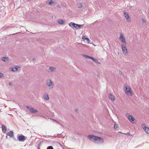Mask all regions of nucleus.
I'll return each mask as SVG.
<instances>
[{
    "label": "nucleus",
    "mask_w": 149,
    "mask_h": 149,
    "mask_svg": "<svg viewBox=\"0 0 149 149\" xmlns=\"http://www.w3.org/2000/svg\"><path fill=\"white\" fill-rule=\"evenodd\" d=\"M124 88L125 92L129 96L132 95V90L129 86L126 85Z\"/></svg>",
    "instance_id": "f257e3e1"
},
{
    "label": "nucleus",
    "mask_w": 149,
    "mask_h": 149,
    "mask_svg": "<svg viewBox=\"0 0 149 149\" xmlns=\"http://www.w3.org/2000/svg\"><path fill=\"white\" fill-rule=\"evenodd\" d=\"M126 116L127 118L132 123H135V120L134 118L132 116L128 113L126 114Z\"/></svg>",
    "instance_id": "f03ea898"
},
{
    "label": "nucleus",
    "mask_w": 149,
    "mask_h": 149,
    "mask_svg": "<svg viewBox=\"0 0 149 149\" xmlns=\"http://www.w3.org/2000/svg\"><path fill=\"white\" fill-rule=\"evenodd\" d=\"M94 142L97 143H103V139L101 137L96 136Z\"/></svg>",
    "instance_id": "7ed1b4c3"
},
{
    "label": "nucleus",
    "mask_w": 149,
    "mask_h": 149,
    "mask_svg": "<svg viewBox=\"0 0 149 149\" xmlns=\"http://www.w3.org/2000/svg\"><path fill=\"white\" fill-rule=\"evenodd\" d=\"M47 84L50 87V88H52L54 86L53 82L50 80L47 79L46 81Z\"/></svg>",
    "instance_id": "20e7f679"
},
{
    "label": "nucleus",
    "mask_w": 149,
    "mask_h": 149,
    "mask_svg": "<svg viewBox=\"0 0 149 149\" xmlns=\"http://www.w3.org/2000/svg\"><path fill=\"white\" fill-rule=\"evenodd\" d=\"M26 108L27 109H29L31 113H35L38 112V111L37 110L34 109L32 108L30 106H26Z\"/></svg>",
    "instance_id": "39448f33"
},
{
    "label": "nucleus",
    "mask_w": 149,
    "mask_h": 149,
    "mask_svg": "<svg viewBox=\"0 0 149 149\" xmlns=\"http://www.w3.org/2000/svg\"><path fill=\"white\" fill-rule=\"evenodd\" d=\"M96 136L93 135H89L87 137L90 140L94 142Z\"/></svg>",
    "instance_id": "423d86ee"
},
{
    "label": "nucleus",
    "mask_w": 149,
    "mask_h": 149,
    "mask_svg": "<svg viewBox=\"0 0 149 149\" xmlns=\"http://www.w3.org/2000/svg\"><path fill=\"white\" fill-rule=\"evenodd\" d=\"M124 14L125 15L124 16L126 19L127 22H131V19L129 15L128 14V13L127 12L124 13Z\"/></svg>",
    "instance_id": "0eeeda50"
},
{
    "label": "nucleus",
    "mask_w": 149,
    "mask_h": 149,
    "mask_svg": "<svg viewBox=\"0 0 149 149\" xmlns=\"http://www.w3.org/2000/svg\"><path fill=\"white\" fill-rule=\"evenodd\" d=\"M120 40L122 42H123L124 44H125V45L126 44V42L125 40V37L123 36L122 33H121L120 34Z\"/></svg>",
    "instance_id": "6e6552de"
},
{
    "label": "nucleus",
    "mask_w": 149,
    "mask_h": 149,
    "mask_svg": "<svg viewBox=\"0 0 149 149\" xmlns=\"http://www.w3.org/2000/svg\"><path fill=\"white\" fill-rule=\"evenodd\" d=\"M121 47L123 52V53H125V54L127 53V49L125 45L122 44L121 45Z\"/></svg>",
    "instance_id": "1a4fd4ad"
},
{
    "label": "nucleus",
    "mask_w": 149,
    "mask_h": 149,
    "mask_svg": "<svg viewBox=\"0 0 149 149\" xmlns=\"http://www.w3.org/2000/svg\"><path fill=\"white\" fill-rule=\"evenodd\" d=\"M46 3L51 5H53L55 4V2L53 1L52 0H47Z\"/></svg>",
    "instance_id": "9d476101"
},
{
    "label": "nucleus",
    "mask_w": 149,
    "mask_h": 149,
    "mask_svg": "<svg viewBox=\"0 0 149 149\" xmlns=\"http://www.w3.org/2000/svg\"><path fill=\"white\" fill-rule=\"evenodd\" d=\"M18 138L19 141H24L25 140V136L22 135L19 136Z\"/></svg>",
    "instance_id": "9b49d317"
},
{
    "label": "nucleus",
    "mask_w": 149,
    "mask_h": 149,
    "mask_svg": "<svg viewBox=\"0 0 149 149\" xmlns=\"http://www.w3.org/2000/svg\"><path fill=\"white\" fill-rule=\"evenodd\" d=\"M109 98L112 100V101H114L115 100V97L114 95L111 94H110L109 95Z\"/></svg>",
    "instance_id": "f8f14e48"
},
{
    "label": "nucleus",
    "mask_w": 149,
    "mask_h": 149,
    "mask_svg": "<svg viewBox=\"0 0 149 149\" xmlns=\"http://www.w3.org/2000/svg\"><path fill=\"white\" fill-rule=\"evenodd\" d=\"M43 96L44 98L46 100H48L49 99V97L47 93H45L44 94Z\"/></svg>",
    "instance_id": "ddd939ff"
},
{
    "label": "nucleus",
    "mask_w": 149,
    "mask_h": 149,
    "mask_svg": "<svg viewBox=\"0 0 149 149\" xmlns=\"http://www.w3.org/2000/svg\"><path fill=\"white\" fill-rule=\"evenodd\" d=\"M143 129L146 133L149 135V128L146 126H145L143 128Z\"/></svg>",
    "instance_id": "4468645a"
},
{
    "label": "nucleus",
    "mask_w": 149,
    "mask_h": 149,
    "mask_svg": "<svg viewBox=\"0 0 149 149\" xmlns=\"http://www.w3.org/2000/svg\"><path fill=\"white\" fill-rule=\"evenodd\" d=\"M72 25L74 27L77 29V24L72 22H70L69 24V25L71 27H72Z\"/></svg>",
    "instance_id": "2eb2a0df"
},
{
    "label": "nucleus",
    "mask_w": 149,
    "mask_h": 149,
    "mask_svg": "<svg viewBox=\"0 0 149 149\" xmlns=\"http://www.w3.org/2000/svg\"><path fill=\"white\" fill-rule=\"evenodd\" d=\"M7 134L10 137H12L13 136L14 133L13 131H10L7 133Z\"/></svg>",
    "instance_id": "dca6fc26"
},
{
    "label": "nucleus",
    "mask_w": 149,
    "mask_h": 149,
    "mask_svg": "<svg viewBox=\"0 0 149 149\" xmlns=\"http://www.w3.org/2000/svg\"><path fill=\"white\" fill-rule=\"evenodd\" d=\"M57 22L59 24H63L64 23V22L61 19L58 20Z\"/></svg>",
    "instance_id": "f3484780"
},
{
    "label": "nucleus",
    "mask_w": 149,
    "mask_h": 149,
    "mask_svg": "<svg viewBox=\"0 0 149 149\" xmlns=\"http://www.w3.org/2000/svg\"><path fill=\"white\" fill-rule=\"evenodd\" d=\"M49 70L51 72H53L55 71V68L52 67H50L49 68Z\"/></svg>",
    "instance_id": "a211bd4d"
},
{
    "label": "nucleus",
    "mask_w": 149,
    "mask_h": 149,
    "mask_svg": "<svg viewBox=\"0 0 149 149\" xmlns=\"http://www.w3.org/2000/svg\"><path fill=\"white\" fill-rule=\"evenodd\" d=\"M141 20H142V25H145L146 24V21L143 19H141Z\"/></svg>",
    "instance_id": "6ab92c4d"
},
{
    "label": "nucleus",
    "mask_w": 149,
    "mask_h": 149,
    "mask_svg": "<svg viewBox=\"0 0 149 149\" xmlns=\"http://www.w3.org/2000/svg\"><path fill=\"white\" fill-rule=\"evenodd\" d=\"M2 130L3 132H4L6 131V128L5 126L3 125H2Z\"/></svg>",
    "instance_id": "aec40b11"
},
{
    "label": "nucleus",
    "mask_w": 149,
    "mask_h": 149,
    "mask_svg": "<svg viewBox=\"0 0 149 149\" xmlns=\"http://www.w3.org/2000/svg\"><path fill=\"white\" fill-rule=\"evenodd\" d=\"M8 58L7 57H3L2 58V60L4 61H6L8 60Z\"/></svg>",
    "instance_id": "412c9836"
},
{
    "label": "nucleus",
    "mask_w": 149,
    "mask_h": 149,
    "mask_svg": "<svg viewBox=\"0 0 149 149\" xmlns=\"http://www.w3.org/2000/svg\"><path fill=\"white\" fill-rule=\"evenodd\" d=\"M18 67H16L15 68H12L11 70L12 71H16L18 70V69H17Z\"/></svg>",
    "instance_id": "4be33fe9"
},
{
    "label": "nucleus",
    "mask_w": 149,
    "mask_h": 149,
    "mask_svg": "<svg viewBox=\"0 0 149 149\" xmlns=\"http://www.w3.org/2000/svg\"><path fill=\"white\" fill-rule=\"evenodd\" d=\"M77 5L79 8H81L82 6V4L81 3H78L77 4Z\"/></svg>",
    "instance_id": "5701e85b"
},
{
    "label": "nucleus",
    "mask_w": 149,
    "mask_h": 149,
    "mask_svg": "<svg viewBox=\"0 0 149 149\" xmlns=\"http://www.w3.org/2000/svg\"><path fill=\"white\" fill-rule=\"evenodd\" d=\"M84 25H79L77 24V29H79L81 28V27H82Z\"/></svg>",
    "instance_id": "b1692460"
},
{
    "label": "nucleus",
    "mask_w": 149,
    "mask_h": 149,
    "mask_svg": "<svg viewBox=\"0 0 149 149\" xmlns=\"http://www.w3.org/2000/svg\"><path fill=\"white\" fill-rule=\"evenodd\" d=\"M83 55L84 57L85 58H90V59L91 58V56H88L87 55H86L85 54H83Z\"/></svg>",
    "instance_id": "393cba45"
},
{
    "label": "nucleus",
    "mask_w": 149,
    "mask_h": 149,
    "mask_svg": "<svg viewBox=\"0 0 149 149\" xmlns=\"http://www.w3.org/2000/svg\"><path fill=\"white\" fill-rule=\"evenodd\" d=\"M114 128L116 130L118 129V125L117 124H115L114 126Z\"/></svg>",
    "instance_id": "a878e982"
},
{
    "label": "nucleus",
    "mask_w": 149,
    "mask_h": 149,
    "mask_svg": "<svg viewBox=\"0 0 149 149\" xmlns=\"http://www.w3.org/2000/svg\"><path fill=\"white\" fill-rule=\"evenodd\" d=\"M47 149H53V148L52 146H49L47 148Z\"/></svg>",
    "instance_id": "bb28decb"
},
{
    "label": "nucleus",
    "mask_w": 149,
    "mask_h": 149,
    "mask_svg": "<svg viewBox=\"0 0 149 149\" xmlns=\"http://www.w3.org/2000/svg\"><path fill=\"white\" fill-rule=\"evenodd\" d=\"M90 59H91L94 62L96 61V59L93 57H91Z\"/></svg>",
    "instance_id": "cd10ccee"
},
{
    "label": "nucleus",
    "mask_w": 149,
    "mask_h": 149,
    "mask_svg": "<svg viewBox=\"0 0 149 149\" xmlns=\"http://www.w3.org/2000/svg\"><path fill=\"white\" fill-rule=\"evenodd\" d=\"M85 39L86 40V41H87V42H88V43H89L90 41L89 39L87 38H85Z\"/></svg>",
    "instance_id": "c85d7f7f"
},
{
    "label": "nucleus",
    "mask_w": 149,
    "mask_h": 149,
    "mask_svg": "<svg viewBox=\"0 0 149 149\" xmlns=\"http://www.w3.org/2000/svg\"><path fill=\"white\" fill-rule=\"evenodd\" d=\"M54 120L55 121L57 122L58 123V124H59L62 125L59 122H58L56 120Z\"/></svg>",
    "instance_id": "c756f323"
},
{
    "label": "nucleus",
    "mask_w": 149,
    "mask_h": 149,
    "mask_svg": "<svg viewBox=\"0 0 149 149\" xmlns=\"http://www.w3.org/2000/svg\"><path fill=\"white\" fill-rule=\"evenodd\" d=\"M3 74L2 73L0 72V77H2L3 76Z\"/></svg>",
    "instance_id": "7c9ffc66"
},
{
    "label": "nucleus",
    "mask_w": 149,
    "mask_h": 149,
    "mask_svg": "<svg viewBox=\"0 0 149 149\" xmlns=\"http://www.w3.org/2000/svg\"><path fill=\"white\" fill-rule=\"evenodd\" d=\"M57 7L58 8H60L61 7V6L60 5H58L57 6Z\"/></svg>",
    "instance_id": "2f4dec72"
},
{
    "label": "nucleus",
    "mask_w": 149,
    "mask_h": 149,
    "mask_svg": "<svg viewBox=\"0 0 149 149\" xmlns=\"http://www.w3.org/2000/svg\"><path fill=\"white\" fill-rule=\"evenodd\" d=\"M95 62L97 63H98V64L99 63V62L98 61H97L96 60V61Z\"/></svg>",
    "instance_id": "473e14b6"
},
{
    "label": "nucleus",
    "mask_w": 149,
    "mask_h": 149,
    "mask_svg": "<svg viewBox=\"0 0 149 149\" xmlns=\"http://www.w3.org/2000/svg\"><path fill=\"white\" fill-rule=\"evenodd\" d=\"M61 134H57V135H56L57 137H59V136Z\"/></svg>",
    "instance_id": "72a5a7b5"
},
{
    "label": "nucleus",
    "mask_w": 149,
    "mask_h": 149,
    "mask_svg": "<svg viewBox=\"0 0 149 149\" xmlns=\"http://www.w3.org/2000/svg\"><path fill=\"white\" fill-rule=\"evenodd\" d=\"M144 125H145V124H142V127L143 128V127H144Z\"/></svg>",
    "instance_id": "f704fd0d"
},
{
    "label": "nucleus",
    "mask_w": 149,
    "mask_h": 149,
    "mask_svg": "<svg viewBox=\"0 0 149 149\" xmlns=\"http://www.w3.org/2000/svg\"><path fill=\"white\" fill-rule=\"evenodd\" d=\"M5 27H6V29H7V28H9V26H6V27H4V29L5 28Z\"/></svg>",
    "instance_id": "c9c22d12"
},
{
    "label": "nucleus",
    "mask_w": 149,
    "mask_h": 149,
    "mask_svg": "<svg viewBox=\"0 0 149 149\" xmlns=\"http://www.w3.org/2000/svg\"><path fill=\"white\" fill-rule=\"evenodd\" d=\"M85 38H84V37H82V39H84V40L85 39H85Z\"/></svg>",
    "instance_id": "e433bc0d"
},
{
    "label": "nucleus",
    "mask_w": 149,
    "mask_h": 149,
    "mask_svg": "<svg viewBox=\"0 0 149 149\" xmlns=\"http://www.w3.org/2000/svg\"><path fill=\"white\" fill-rule=\"evenodd\" d=\"M38 149H40V147L38 146Z\"/></svg>",
    "instance_id": "4c0bfd02"
},
{
    "label": "nucleus",
    "mask_w": 149,
    "mask_h": 149,
    "mask_svg": "<svg viewBox=\"0 0 149 149\" xmlns=\"http://www.w3.org/2000/svg\"><path fill=\"white\" fill-rule=\"evenodd\" d=\"M35 59L34 58H33V61H35Z\"/></svg>",
    "instance_id": "58836bf2"
},
{
    "label": "nucleus",
    "mask_w": 149,
    "mask_h": 149,
    "mask_svg": "<svg viewBox=\"0 0 149 149\" xmlns=\"http://www.w3.org/2000/svg\"><path fill=\"white\" fill-rule=\"evenodd\" d=\"M54 137H55V138H56V137H57V136H54Z\"/></svg>",
    "instance_id": "ea45409f"
},
{
    "label": "nucleus",
    "mask_w": 149,
    "mask_h": 149,
    "mask_svg": "<svg viewBox=\"0 0 149 149\" xmlns=\"http://www.w3.org/2000/svg\"><path fill=\"white\" fill-rule=\"evenodd\" d=\"M118 133H122V132H119Z\"/></svg>",
    "instance_id": "a19ab883"
},
{
    "label": "nucleus",
    "mask_w": 149,
    "mask_h": 149,
    "mask_svg": "<svg viewBox=\"0 0 149 149\" xmlns=\"http://www.w3.org/2000/svg\"><path fill=\"white\" fill-rule=\"evenodd\" d=\"M11 84V83H9V85H10Z\"/></svg>",
    "instance_id": "79ce46f5"
}]
</instances>
